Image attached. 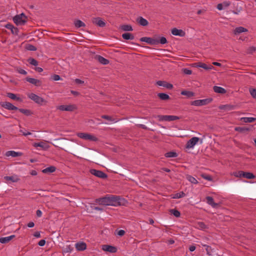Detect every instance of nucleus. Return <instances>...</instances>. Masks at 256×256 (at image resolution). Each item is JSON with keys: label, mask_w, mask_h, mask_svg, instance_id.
I'll return each instance as SVG.
<instances>
[{"label": "nucleus", "mask_w": 256, "mask_h": 256, "mask_svg": "<svg viewBox=\"0 0 256 256\" xmlns=\"http://www.w3.org/2000/svg\"><path fill=\"white\" fill-rule=\"evenodd\" d=\"M6 96L12 100H16L18 102L22 101V99L20 97H18L16 94L13 93L7 92Z\"/></svg>", "instance_id": "nucleus-28"}, {"label": "nucleus", "mask_w": 256, "mask_h": 256, "mask_svg": "<svg viewBox=\"0 0 256 256\" xmlns=\"http://www.w3.org/2000/svg\"><path fill=\"white\" fill-rule=\"evenodd\" d=\"M51 78L54 80L57 81L60 79V77L58 74H54V75L52 76Z\"/></svg>", "instance_id": "nucleus-56"}, {"label": "nucleus", "mask_w": 256, "mask_h": 256, "mask_svg": "<svg viewBox=\"0 0 256 256\" xmlns=\"http://www.w3.org/2000/svg\"><path fill=\"white\" fill-rule=\"evenodd\" d=\"M136 22L140 26H145L148 25V21L142 16L138 17L136 20Z\"/></svg>", "instance_id": "nucleus-20"}, {"label": "nucleus", "mask_w": 256, "mask_h": 256, "mask_svg": "<svg viewBox=\"0 0 256 256\" xmlns=\"http://www.w3.org/2000/svg\"><path fill=\"white\" fill-rule=\"evenodd\" d=\"M199 140L200 138L198 137H192L187 142L186 144V148H192L198 143Z\"/></svg>", "instance_id": "nucleus-11"}, {"label": "nucleus", "mask_w": 256, "mask_h": 256, "mask_svg": "<svg viewBox=\"0 0 256 256\" xmlns=\"http://www.w3.org/2000/svg\"><path fill=\"white\" fill-rule=\"evenodd\" d=\"M178 156V154L175 152H166L164 154V156L166 158H176Z\"/></svg>", "instance_id": "nucleus-38"}, {"label": "nucleus", "mask_w": 256, "mask_h": 256, "mask_svg": "<svg viewBox=\"0 0 256 256\" xmlns=\"http://www.w3.org/2000/svg\"><path fill=\"white\" fill-rule=\"evenodd\" d=\"M57 109L62 111L73 112L76 109L74 104L61 105L57 107Z\"/></svg>", "instance_id": "nucleus-7"}, {"label": "nucleus", "mask_w": 256, "mask_h": 256, "mask_svg": "<svg viewBox=\"0 0 256 256\" xmlns=\"http://www.w3.org/2000/svg\"><path fill=\"white\" fill-rule=\"evenodd\" d=\"M36 214L38 217H41L42 216V212L40 210H38L36 212Z\"/></svg>", "instance_id": "nucleus-64"}, {"label": "nucleus", "mask_w": 256, "mask_h": 256, "mask_svg": "<svg viewBox=\"0 0 256 256\" xmlns=\"http://www.w3.org/2000/svg\"><path fill=\"white\" fill-rule=\"evenodd\" d=\"M56 170V168L55 166H49L48 168H46L42 170V172L44 174L52 173V172H55Z\"/></svg>", "instance_id": "nucleus-32"}, {"label": "nucleus", "mask_w": 256, "mask_h": 256, "mask_svg": "<svg viewBox=\"0 0 256 256\" xmlns=\"http://www.w3.org/2000/svg\"><path fill=\"white\" fill-rule=\"evenodd\" d=\"M217 8L218 10H223L224 8V6L222 5V3L218 4L217 5Z\"/></svg>", "instance_id": "nucleus-62"}, {"label": "nucleus", "mask_w": 256, "mask_h": 256, "mask_svg": "<svg viewBox=\"0 0 256 256\" xmlns=\"http://www.w3.org/2000/svg\"><path fill=\"white\" fill-rule=\"evenodd\" d=\"M89 134L80 132L78 134V136L82 139L87 140Z\"/></svg>", "instance_id": "nucleus-44"}, {"label": "nucleus", "mask_w": 256, "mask_h": 256, "mask_svg": "<svg viewBox=\"0 0 256 256\" xmlns=\"http://www.w3.org/2000/svg\"><path fill=\"white\" fill-rule=\"evenodd\" d=\"M101 118H102L106 119L110 121V122L114 121V120H113L112 118V116H109L102 115L101 116Z\"/></svg>", "instance_id": "nucleus-54"}, {"label": "nucleus", "mask_w": 256, "mask_h": 256, "mask_svg": "<svg viewBox=\"0 0 256 256\" xmlns=\"http://www.w3.org/2000/svg\"><path fill=\"white\" fill-rule=\"evenodd\" d=\"M156 84L159 86L164 87L168 90H171L173 88L172 84L168 83L166 81L158 80L156 82Z\"/></svg>", "instance_id": "nucleus-16"}, {"label": "nucleus", "mask_w": 256, "mask_h": 256, "mask_svg": "<svg viewBox=\"0 0 256 256\" xmlns=\"http://www.w3.org/2000/svg\"><path fill=\"white\" fill-rule=\"evenodd\" d=\"M120 28L126 32L132 31L133 29L132 26L129 24H123L120 26Z\"/></svg>", "instance_id": "nucleus-34"}, {"label": "nucleus", "mask_w": 256, "mask_h": 256, "mask_svg": "<svg viewBox=\"0 0 256 256\" xmlns=\"http://www.w3.org/2000/svg\"><path fill=\"white\" fill-rule=\"evenodd\" d=\"M70 92L75 96H78L80 95V93L79 92L73 90H70Z\"/></svg>", "instance_id": "nucleus-63"}, {"label": "nucleus", "mask_w": 256, "mask_h": 256, "mask_svg": "<svg viewBox=\"0 0 256 256\" xmlns=\"http://www.w3.org/2000/svg\"><path fill=\"white\" fill-rule=\"evenodd\" d=\"M28 96L36 103L41 106L46 104L47 102L46 100H44L43 98L34 93L28 94Z\"/></svg>", "instance_id": "nucleus-3"}, {"label": "nucleus", "mask_w": 256, "mask_h": 256, "mask_svg": "<svg viewBox=\"0 0 256 256\" xmlns=\"http://www.w3.org/2000/svg\"><path fill=\"white\" fill-rule=\"evenodd\" d=\"M27 19V16L24 13H22L15 16L13 18V21L18 26H22L26 22Z\"/></svg>", "instance_id": "nucleus-2"}, {"label": "nucleus", "mask_w": 256, "mask_h": 256, "mask_svg": "<svg viewBox=\"0 0 256 256\" xmlns=\"http://www.w3.org/2000/svg\"><path fill=\"white\" fill-rule=\"evenodd\" d=\"M224 8H228L230 6L231 2L230 1H224L222 2Z\"/></svg>", "instance_id": "nucleus-57"}, {"label": "nucleus", "mask_w": 256, "mask_h": 256, "mask_svg": "<svg viewBox=\"0 0 256 256\" xmlns=\"http://www.w3.org/2000/svg\"><path fill=\"white\" fill-rule=\"evenodd\" d=\"M186 196V194L183 192H180L176 193L174 194V198H182Z\"/></svg>", "instance_id": "nucleus-48"}, {"label": "nucleus", "mask_w": 256, "mask_h": 256, "mask_svg": "<svg viewBox=\"0 0 256 256\" xmlns=\"http://www.w3.org/2000/svg\"><path fill=\"white\" fill-rule=\"evenodd\" d=\"M4 180L6 181L10 180L12 182H17L20 179L16 176H6L4 178Z\"/></svg>", "instance_id": "nucleus-31"}, {"label": "nucleus", "mask_w": 256, "mask_h": 256, "mask_svg": "<svg viewBox=\"0 0 256 256\" xmlns=\"http://www.w3.org/2000/svg\"><path fill=\"white\" fill-rule=\"evenodd\" d=\"M193 65L194 66L202 68L208 70L214 68L212 65H207L204 63L202 62L194 63L193 64Z\"/></svg>", "instance_id": "nucleus-13"}, {"label": "nucleus", "mask_w": 256, "mask_h": 256, "mask_svg": "<svg viewBox=\"0 0 256 256\" xmlns=\"http://www.w3.org/2000/svg\"><path fill=\"white\" fill-rule=\"evenodd\" d=\"M158 96L162 100H166L170 99V96L164 93H159L158 94Z\"/></svg>", "instance_id": "nucleus-39"}, {"label": "nucleus", "mask_w": 256, "mask_h": 256, "mask_svg": "<svg viewBox=\"0 0 256 256\" xmlns=\"http://www.w3.org/2000/svg\"><path fill=\"white\" fill-rule=\"evenodd\" d=\"M25 48L30 51H36L37 50L35 46L29 44H26Z\"/></svg>", "instance_id": "nucleus-42"}, {"label": "nucleus", "mask_w": 256, "mask_h": 256, "mask_svg": "<svg viewBox=\"0 0 256 256\" xmlns=\"http://www.w3.org/2000/svg\"><path fill=\"white\" fill-rule=\"evenodd\" d=\"M0 106L10 110H17L18 108L13 105L12 104L7 102H0Z\"/></svg>", "instance_id": "nucleus-9"}, {"label": "nucleus", "mask_w": 256, "mask_h": 256, "mask_svg": "<svg viewBox=\"0 0 256 256\" xmlns=\"http://www.w3.org/2000/svg\"><path fill=\"white\" fill-rule=\"evenodd\" d=\"M198 226L202 230H204L208 228L207 226L203 222H199Z\"/></svg>", "instance_id": "nucleus-52"}, {"label": "nucleus", "mask_w": 256, "mask_h": 256, "mask_svg": "<svg viewBox=\"0 0 256 256\" xmlns=\"http://www.w3.org/2000/svg\"><path fill=\"white\" fill-rule=\"evenodd\" d=\"M201 176L204 179L208 180V181H211L212 180V176L210 175L206 174H202Z\"/></svg>", "instance_id": "nucleus-50"}, {"label": "nucleus", "mask_w": 256, "mask_h": 256, "mask_svg": "<svg viewBox=\"0 0 256 256\" xmlns=\"http://www.w3.org/2000/svg\"><path fill=\"white\" fill-rule=\"evenodd\" d=\"M120 198L119 196L107 195L104 197L96 198L95 204L104 206H117L120 205Z\"/></svg>", "instance_id": "nucleus-1"}, {"label": "nucleus", "mask_w": 256, "mask_h": 256, "mask_svg": "<svg viewBox=\"0 0 256 256\" xmlns=\"http://www.w3.org/2000/svg\"><path fill=\"white\" fill-rule=\"evenodd\" d=\"M16 71L19 73V74H24V75H26L27 74V72L21 68H16Z\"/></svg>", "instance_id": "nucleus-53"}, {"label": "nucleus", "mask_w": 256, "mask_h": 256, "mask_svg": "<svg viewBox=\"0 0 256 256\" xmlns=\"http://www.w3.org/2000/svg\"><path fill=\"white\" fill-rule=\"evenodd\" d=\"M95 58L100 64L106 65L109 63V60L100 55H96Z\"/></svg>", "instance_id": "nucleus-18"}, {"label": "nucleus", "mask_w": 256, "mask_h": 256, "mask_svg": "<svg viewBox=\"0 0 256 256\" xmlns=\"http://www.w3.org/2000/svg\"><path fill=\"white\" fill-rule=\"evenodd\" d=\"M76 248L79 251L84 250L86 248V244L84 242H78L76 244Z\"/></svg>", "instance_id": "nucleus-25"}, {"label": "nucleus", "mask_w": 256, "mask_h": 256, "mask_svg": "<svg viewBox=\"0 0 256 256\" xmlns=\"http://www.w3.org/2000/svg\"><path fill=\"white\" fill-rule=\"evenodd\" d=\"M214 91L216 93L224 94L226 92V90L222 87L218 86H214L213 88Z\"/></svg>", "instance_id": "nucleus-27"}, {"label": "nucleus", "mask_w": 256, "mask_h": 256, "mask_svg": "<svg viewBox=\"0 0 256 256\" xmlns=\"http://www.w3.org/2000/svg\"><path fill=\"white\" fill-rule=\"evenodd\" d=\"M126 232L124 230H120L118 231V234L119 236H123L124 234H125Z\"/></svg>", "instance_id": "nucleus-59"}, {"label": "nucleus", "mask_w": 256, "mask_h": 256, "mask_svg": "<svg viewBox=\"0 0 256 256\" xmlns=\"http://www.w3.org/2000/svg\"><path fill=\"white\" fill-rule=\"evenodd\" d=\"M18 110L26 116H30L32 114V112L30 110L18 108Z\"/></svg>", "instance_id": "nucleus-35"}, {"label": "nucleus", "mask_w": 256, "mask_h": 256, "mask_svg": "<svg viewBox=\"0 0 256 256\" xmlns=\"http://www.w3.org/2000/svg\"><path fill=\"white\" fill-rule=\"evenodd\" d=\"M46 244V240H41L38 243V246H42Z\"/></svg>", "instance_id": "nucleus-61"}, {"label": "nucleus", "mask_w": 256, "mask_h": 256, "mask_svg": "<svg viewBox=\"0 0 256 256\" xmlns=\"http://www.w3.org/2000/svg\"><path fill=\"white\" fill-rule=\"evenodd\" d=\"M157 38V41H158V44H166L168 42V41L166 39V38L164 36H162V37H160L159 38Z\"/></svg>", "instance_id": "nucleus-43"}, {"label": "nucleus", "mask_w": 256, "mask_h": 256, "mask_svg": "<svg viewBox=\"0 0 256 256\" xmlns=\"http://www.w3.org/2000/svg\"><path fill=\"white\" fill-rule=\"evenodd\" d=\"M172 34L174 36H185V32L182 30H178L176 28H174L172 30Z\"/></svg>", "instance_id": "nucleus-19"}, {"label": "nucleus", "mask_w": 256, "mask_h": 256, "mask_svg": "<svg viewBox=\"0 0 256 256\" xmlns=\"http://www.w3.org/2000/svg\"><path fill=\"white\" fill-rule=\"evenodd\" d=\"M15 237V235H11L6 237H2L0 238V242L2 244H7Z\"/></svg>", "instance_id": "nucleus-23"}, {"label": "nucleus", "mask_w": 256, "mask_h": 256, "mask_svg": "<svg viewBox=\"0 0 256 256\" xmlns=\"http://www.w3.org/2000/svg\"><path fill=\"white\" fill-rule=\"evenodd\" d=\"M98 140V138L96 137L95 136L92 135L90 134H89L88 136L87 140H89L90 141H92V142H96Z\"/></svg>", "instance_id": "nucleus-49"}, {"label": "nucleus", "mask_w": 256, "mask_h": 256, "mask_svg": "<svg viewBox=\"0 0 256 256\" xmlns=\"http://www.w3.org/2000/svg\"><path fill=\"white\" fill-rule=\"evenodd\" d=\"M74 24V26L77 28L86 26V24L83 22L79 20H75Z\"/></svg>", "instance_id": "nucleus-36"}, {"label": "nucleus", "mask_w": 256, "mask_h": 256, "mask_svg": "<svg viewBox=\"0 0 256 256\" xmlns=\"http://www.w3.org/2000/svg\"><path fill=\"white\" fill-rule=\"evenodd\" d=\"M34 146L36 148L40 147L44 150L48 148V146L44 142L34 143Z\"/></svg>", "instance_id": "nucleus-40"}, {"label": "nucleus", "mask_w": 256, "mask_h": 256, "mask_svg": "<svg viewBox=\"0 0 256 256\" xmlns=\"http://www.w3.org/2000/svg\"><path fill=\"white\" fill-rule=\"evenodd\" d=\"M141 42H146L151 45H157L158 41L157 38H150V37H142L140 38Z\"/></svg>", "instance_id": "nucleus-10"}, {"label": "nucleus", "mask_w": 256, "mask_h": 256, "mask_svg": "<svg viewBox=\"0 0 256 256\" xmlns=\"http://www.w3.org/2000/svg\"><path fill=\"white\" fill-rule=\"evenodd\" d=\"M5 27L8 29L10 30L13 34L16 36L18 35L19 32L18 29L17 28L14 27L12 24H8L5 26Z\"/></svg>", "instance_id": "nucleus-17"}, {"label": "nucleus", "mask_w": 256, "mask_h": 256, "mask_svg": "<svg viewBox=\"0 0 256 256\" xmlns=\"http://www.w3.org/2000/svg\"><path fill=\"white\" fill-rule=\"evenodd\" d=\"M170 212L172 214H174L176 218H178L180 216V212L176 210H175V209L170 210Z\"/></svg>", "instance_id": "nucleus-47"}, {"label": "nucleus", "mask_w": 256, "mask_h": 256, "mask_svg": "<svg viewBox=\"0 0 256 256\" xmlns=\"http://www.w3.org/2000/svg\"><path fill=\"white\" fill-rule=\"evenodd\" d=\"M212 100L211 98L195 100L192 102L191 104L196 106H204L210 104Z\"/></svg>", "instance_id": "nucleus-5"}, {"label": "nucleus", "mask_w": 256, "mask_h": 256, "mask_svg": "<svg viewBox=\"0 0 256 256\" xmlns=\"http://www.w3.org/2000/svg\"><path fill=\"white\" fill-rule=\"evenodd\" d=\"M180 94L182 95L186 96L188 98H191L194 96V93L191 91L182 90Z\"/></svg>", "instance_id": "nucleus-37"}, {"label": "nucleus", "mask_w": 256, "mask_h": 256, "mask_svg": "<svg viewBox=\"0 0 256 256\" xmlns=\"http://www.w3.org/2000/svg\"><path fill=\"white\" fill-rule=\"evenodd\" d=\"M74 81H75V82L77 84H84V80H82L78 78L75 79Z\"/></svg>", "instance_id": "nucleus-60"}, {"label": "nucleus", "mask_w": 256, "mask_h": 256, "mask_svg": "<svg viewBox=\"0 0 256 256\" xmlns=\"http://www.w3.org/2000/svg\"><path fill=\"white\" fill-rule=\"evenodd\" d=\"M183 72L185 74H190L192 73V70L188 68H184Z\"/></svg>", "instance_id": "nucleus-58"}, {"label": "nucleus", "mask_w": 256, "mask_h": 256, "mask_svg": "<svg viewBox=\"0 0 256 256\" xmlns=\"http://www.w3.org/2000/svg\"><path fill=\"white\" fill-rule=\"evenodd\" d=\"M234 176L238 178H246L248 179H252L255 178V176L251 172H244L243 171H238L234 173Z\"/></svg>", "instance_id": "nucleus-4"}, {"label": "nucleus", "mask_w": 256, "mask_h": 256, "mask_svg": "<svg viewBox=\"0 0 256 256\" xmlns=\"http://www.w3.org/2000/svg\"><path fill=\"white\" fill-rule=\"evenodd\" d=\"M92 22L93 24L101 28H103L106 25V22L101 18L100 17L93 18Z\"/></svg>", "instance_id": "nucleus-12"}, {"label": "nucleus", "mask_w": 256, "mask_h": 256, "mask_svg": "<svg viewBox=\"0 0 256 256\" xmlns=\"http://www.w3.org/2000/svg\"><path fill=\"white\" fill-rule=\"evenodd\" d=\"M256 51V47L252 46H250L246 50L247 54H252Z\"/></svg>", "instance_id": "nucleus-45"}, {"label": "nucleus", "mask_w": 256, "mask_h": 256, "mask_svg": "<svg viewBox=\"0 0 256 256\" xmlns=\"http://www.w3.org/2000/svg\"><path fill=\"white\" fill-rule=\"evenodd\" d=\"M26 79L27 82L32 84H33L35 86H40L42 84V82L39 80L29 77H27Z\"/></svg>", "instance_id": "nucleus-15"}, {"label": "nucleus", "mask_w": 256, "mask_h": 256, "mask_svg": "<svg viewBox=\"0 0 256 256\" xmlns=\"http://www.w3.org/2000/svg\"><path fill=\"white\" fill-rule=\"evenodd\" d=\"M234 106L230 104L221 105L219 106V108L220 110H234Z\"/></svg>", "instance_id": "nucleus-30"}, {"label": "nucleus", "mask_w": 256, "mask_h": 256, "mask_svg": "<svg viewBox=\"0 0 256 256\" xmlns=\"http://www.w3.org/2000/svg\"><path fill=\"white\" fill-rule=\"evenodd\" d=\"M122 38L126 40H132L134 38V37L132 34L130 33H128V32L123 34H122Z\"/></svg>", "instance_id": "nucleus-33"}, {"label": "nucleus", "mask_w": 256, "mask_h": 256, "mask_svg": "<svg viewBox=\"0 0 256 256\" xmlns=\"http://www.w3.org/2000/svg\"><path fill=\"white\" fill-rule=\"evenodd\" d=\"M250 128L246 127V126H237L234 128V130L236 132H238L240 133L245 134L248 132L250 131Z\"/></svg>", "instance_id": "nucleus-24"}, {"label": "nucleus", "mask_w": 256, "mask_h": 256, "mask_svg": "<svg viewBox=\"0 0 256 256\" xmlns=\"http://www.w3.org/2000/svg\"><path fill=\"white\" fill-rule=\"evenodd\" d=\"M186 178L190 182L194 184H197L198 183V180L193 176L190 175H186Z\"/></svg>", "instance_id": "nucleus-41"}, {"label": "nucleus", "mask_w": 256, "mask_h": 256, "mask_svg": "<svg viewBox=\"0 0 256 256\" xmlns=\"http://www.w3.org/2000/svg\"><path fill=\"white\" fill-rule=\"evenodd\" d=\"M250 92L252 96L254 98L256 99V89L255 88H252L250 89Z\"/></svg>", "instance_id": "nucleus-51"}, {"label": "nucleus", "mask_w": 256, "mask_h": 256, "mask_svg": "<svg viewBox=\"0 0 256 256\" xmlns=\"http://www.w3.org/2000/svg\"><path fill=\"white\" fill-rule=\"evenodd\" d=\"M248 31V29L242 27V26H239L236 28L234 31V34L236 35L238 34H240L242 32H247Z\"/></svg>", "instance_id": "nucleus-26"}, {"label": "nucleus", "mask_w": 256, "mask_h": 256, "mask_svg": "<svg viewBox=\"0 0 256 256\" xmlns=\"http://www.w3.org/2000/svg\"><path fill=\"white\" fill-rule=\"evenodd\" d=\"M91 174L102 178H106L108 177L107 174L103 172L96 169H91L90 170Z\"/></svg>", "instance_id": "nucleus-8"}, {"label": "nucleus", "mask_w": 256, "mask_h": 256, "mask_svg": "<svg viewBox=\"0 0 256 256\" xmlns=\"http://www.w3.org/2000/svg\"><path fill=\"white\" fill-rule=\"evenodd\" d=\"M206 248V251L207 254L208 255H210V250H211V247L209 246L204 244L203 245Z\"/></svg>", "instance_id": "nucleus-55"}, {"label": "nucleus", "mask_w": 256, "mask_h": 256, "mask_svg": "<svg viewBox=\"0 0 256 256\" xmlns=\"http://www.w3.org/2000/svg\"><path fill=\"white\" fill-rule=\"evenodd\" d=\"M206 200L207 203L214 208H216L218 206V204L214 202V198L212 196H206Z\"/></svg>", "instance_id": "nucleus-22"}, {"label": "nucleus", "mask_w": 256, "mask_h": 256, "mask_svg": "<svg viewBox=\"0 0 256 256\" xmlns=\"http://www.w3.org/2000/svg\"><path fill=\"white\" fill-rule=\"evenodd\" d=\"M158 118L159 120L160 121H174L176 120H179L180 118V117L176 116H168V115H158Z\"/></svg>", "instance_id": "nucleus-6"}, {"label": "nucleus", "mask_w": 256, "mask_h": 256, "mask_svg": "<svg viewBox=\"0 0 256 256\" xmlns=\"http://www.w3.org/2000/svg\"><path fill=\"white\" fill-rule=\"evenodd\" d=\"M240 120L245 123H250L253 122L256 120V118H246L243 117L240 118Z\"/></svg>", "instance_id": "nucleus-29"}, {"label": "nucleus", "mask_w": 256, "mask_h": 256, "mask_svg": "<svg viewBox=\"0 0 256 256\" xmlns=\"http://www.w3.org/2000/svg\"><path fill=\"white\" fill-rule=\"evenodd\" d=\"M102 250L110 253H116L117 252V248L116 247L106 244L102 246Z\"/></svg>", "instance_id": "nucleus-14"}, {"label": "nucleus", "mask_w": 256, "mask_h": 256, "mask_svg": "<svg viewBox=\"0 0 256 256\" xmlns=\"http://www.w3.org/2000/svg\"><path fill=\"white\" fill-rule=\"evenodd\" d=\"M28 61L30 64L33 65L34 66H36L38 65V61L33 58H29Z\"/></svg>", "instance_id": "nucleus-46"}, {"label": "nucleus", "mask_w": 256, "mask_h": 256, "mask_svg": "<svg viewBox=\"0 0 256 256\" xmlns=\"http://www.w3.org/2000/svg\"><path fill=\"white\" fill-rule=\"evenodd\" d=\"M5 156H12V157H17L22 156V153L14 150H9L6 152Z\"/></svg>", "instance_id": "nucleus-21"}]
</instances>
